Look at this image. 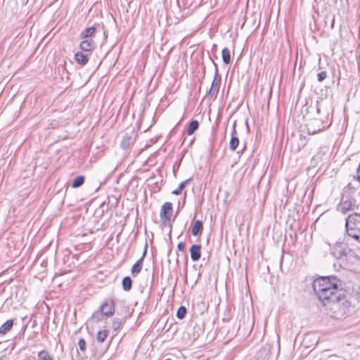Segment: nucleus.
<instances>
[{
    "label": "nucleus",
    "mask_w": 360,
    "mask_h": 360,
    "mask_svg": "<svg viewBox=\"0 0 360 360\" xmlns=\"http://www.w3.org/2000/svg\"><path fill=\"white\" fill-rule=\"evenodd\" d=\"M236 123H234L233 128H232L231 138V140L229 142V148L233 151H234L237 148V147L239 144V139L236 136Z\"/></svg>",
    "instance_id": "11"
},
{
    "label": "nucleus",
    "mask_w": 360,
    "mask_h": 360,
    "mask_svg": "<svg viewBox=\"0 0 360 360\" xmlns=\"http://www.w3.org/2000/svg\"><path fill=\"white\" fill-rule=\"evenodd\" d=\"M199 127V122L197 120H193L189 123L187 134L188 135L193 134Z\"/></svg>",
    "instance_id": "19"
},
{
    "label": "nucleus",
    "mask_w": 360,
    "mask_h": 360,
    "mask_svg": "<svg viewBox=\"0 0 360 360\" xmlns=\"http://www.w3.org/2000/svg\"><path fill=\"white\" fill-rule=\"evenodd\" d=\"M217 75H218V70H217V68H216L214 78L212 82L211 86L209 90V95L211 97L217 96L218 91H219L220 80L218 81L217 79Z\"/></svg>",
    "instance_id": "8"
},
{
    "label": "nucleus",
    "mask_w": 360,
    "mask_h": 360,
    "mask_svg": "<svg viewBox=\"0 0 360 360\" xmlns=\"http://www.w3.org/2000/svg\"><path fill=\"white\" fill-rule=\"evenodd\" d=\"M133 143V140L131 136L126 134L123 136L120 146L123 149L128 148Z\"/></svg>",
    "instance_id": "16"
},
{
    "label": "nucleus",
    "mask_w": 360,
    "mask_h": 360,
    "mask_svg": "<svg viewBox=\"0 0 360 360\" xmlns=\"http://www.w3.org/2000/svg\"><path fill=\"white\" fill-rule=\"evenodd\" d=\"M203 229V224L200 220H197L194 222V224L191 229V233L194 236H199L202 233Z\"/></svg>",
    "instance_id": "12"
},
{
    "label": "nucleus",
    "mask_w": 360,
    "mask_h": 360,
    "mask_svg": "<svg viewBox=\"0 0 360 360\" xmlns=\"http://www.w3.org/2000/svg\"><path fill=\"white\" fill-rule=\"evenodd\" d=\"M82 39L84 40L86 42H88L89 44H90V45H93V46L95 47V43L93 41V39H91V37L86 38V39Z\"/></svg>",
    "instance_id": "31"
},
{
    "label": "nucleus",
    "mask_w": 360,
    "mask_h": 360,
    "mask_svg": "<svg viewBox=\"0 0 360 360\" xmlns=\"http://www.w3.org/2000/svg\"><path fill=\"white\" fill-rule=\"evenodd\" d=\"M341 281L335 276H326L316 278L313 282V289L320 301L324 305L334 304L340 313L349 311L350 302L345 298V291L340 288Z\"/></svg>",
    "instance_id": "1"
},
{
    "label": "nucleus",
    "mask_w": 360,
    "mask_h": 360,
    "mask_svg": "<svg viewBox=\"0 0 360 360\" xmlns=\"http://www.w3.org/2000/svg\"><path fill=\"white\" fill-rule=\"evenodd\" d=\"M186 313H187L186 308L184 306H181L176 311V316L178 319H182L186 316Z\"/></svg>",
    "instance_id": "24"
},
{
    "label": "nucleus",
    "mask_w": 360,
    "mask_h": 360,
    "mask_svg": "<svg viewBox=\"0 0 360 360\" xmlns=\"http://www.w3.org/2000/svg\"><path fill=\"white\" fill-rule=\"evenodd\" d=\"M121 325L122 320L120 319L116 318L113 319L112 326L114 330H118L120 328Z\"/></svg>",
    "instance_id": "25"
},
{
    "label": "nucleus",
    "mask_w": 360,
    "mask_h": 360,
    "mask_svg": "<svg viewBox=\"0 0 360 360\" xmlns=\"http://www.w3.org/2000/svg\"><path fill=\"white\" fill-rule=\"evenodd\" d=\"M271 346L266 344L260 348L252 360H274L271 354Z\"/></svg>",
    "instance_id": "3"
},
{
    "label": "nucleus",
    "mask_w": 360,
    "mask_h": 360,
    "mask_svg": "<svg viewBox=\"0 0 360 360\" xmlns=\"http://www.w3.org/2000/svg\"><path fill=\"white\" fill-rule=\"evenodd\" d=\"M96 28L94 26L87 27L81 32L79 37L81 39L91 37L94 32H96Z\"/></svg>",
    "instance_id": "15"
},
{
    "label": "nucleus",
    "mask_w": 360,
    "mask_h": 360,
    "mask_svg": "<svg viewBox=\"0 0 360 360\" xmlns=\"http://www.w3.org/2000/svg\"><path fill=\"white\" fill-rule=\"evenodd\" d=\"M173 213L172 204L169 202H165L161 207L160 219L162 223L166 225L167 221H169Z\"/></svg>",
    "instance_id": "4"
},
{
    "label": "nucleus",
    "mask_w": 360,
    "mask_h": 360,
    "mask_svg": "<svg viewBox=\"0 0 360 360\" xmlns=\"http://www.w3.org/2000/svg\"><path fill=\"white\" fill-rule=\"evenodd\" d=\"M317 112H320V108L319 107H317Z\"/></svg>",
    "instance_id": "33"
},
{
    "label": "nucleus",
    "mask_w": 360,
    "mask_h": 360,
    "mask_svg": "<svg viewBox=\"0 0 360 360\" xmlns=\"http://www.w3.org/2000/svg\"><path fill=\"white\" fill-rule=\"evenodd\" d=\"M201 245H193L190 248L191 258L193 262H196L200 259L201 257Z\"/></svg>",
    "instance_id": "10"
},
{
    "label": "nucleus",
    "mask_w": 360,
    "mask_h": 360,
    "mask_svg": "<svg viewBox=\"0 0 360 360\" xmlns=\"http://www.w3.org/2000/svg\"><path fill=\"white\" fill-rule=\"evenodd\" d=\"M328 75L326 71H321L317 74V80L319 82H322L324 79H326Z\"/></svg>",
    "instance_id": "27"
},
{
    "label": "nucleus",
    "mask_w": 360,
    "mask_h": 360,
    "mask_svg": "<svg viewBox=\"0 0 360 360\" xmlns=\"http://www.w3.org/2000/svg\"><path fill=\"white\" fill-rule=\"evenodd\" d=\"M191 179L190 178V179H186V180H185V181H182V182L179 184V187H178V188H179L181 191H182V190H183V189L186 186V185H188V184L191 182Z\"/></svg>",
    "instance_id": "29"
},
{
    "label": "nucleus",
    "mask_w": 360,
    "mask_h": 360,
    "mask_svg": "<svg viewBox=\"0 0 360 360\" xmlns=\"http://www.w3.org/2000/svg\"><path fill=\"white\" fill-rule=\"evenodd\" d=\"M13 326V320L9 319L4 323L0 327V334L5 335L9 332Z\"/></svg>",
    "instance_id": "14"
},
{
    "label": "nucleus",
    "mask_w": 360,
    "mask_h": 360,
    "mask_svg": "<svg viewBox=\"0 0 360 360\" xmlns=\"http://www.w3.org/2000/svg\"><path fill=\"white\" fill-rule=\"evenodd\" d=\"M79 48L84 51H91L94 49L93 45L89 44L88 42L82 40L79 44Z\"/></svg>",
    "instance_id": "22"
},
{
    "label": "nucleus",
    "mask_w": 360,
    "mask_h": 360,
    "mask_svg": "<svg viewBox=\"0 0 360 360\" xmlns=\"http://www.w3.org/2000/svg\"><path fill=\"white\" fill-rule=\"evenodd\" d=\"M75 59L78 64L85 65L89 60V57L87 54L79 51L75 54Z\"/></svg>",
    "instance_id": "13"
},
{
    "label": "nucleus",
    "mask_w": 360,
    "mask_h": 360,
    "mask_svg": "<svg viewBox=\"0 0 360 360\" xmlns=\"http://www.w3.org/2000/svg\"><path fill=\"white\" fill-rule=\"evenodd\" d=\"M78 345H79V349L82 351V352H85L86 351V341L84 340V339L83 338H81L79 339V342H78Z\"/></svg>",
    "instance_id": "28"
},
{
    "label": "nucleus",
    "mask_w": 360,
    "mask_h": 360,
    "mask_svg": "<svg viewBox=\"0 0 360 360\" xmlns=\"http://www.w3.org/2000/svg\"><path fill=\"white\" fill-rule=\"evenodd\" d=\"M355 206L356 200L354 199L347 197L345 199L343 197L341 202L338 205V210L342 213H346L349 210H354Z\"/></svg>",
    "instance_id": "5"
},
{
    "label": "nucleus",
    "mask_w": 360,
    "mask_h": 360,
    "mask_svg": "<svg viewBox=\"0 0 360 360\" xmlns=\"http://www.w3.org/2000/svg\"><path fill=\"white\" fill-rule=\"evenodd\" d=\"M102 316L103 315L101 314V312L100 313L99 311H96L93 314L91 317V320L97 323L101 320Z\"/></svg>",
    "instance_id": "26"
},
{
    "label": "nucleus",
    "mask_w": 360,
    "mask_h": 360,
    "mask_svg": "<svg viewBox=\"0 0 360 360\" xmlns=\"http://www.w3.org/2000/svg\"><path fill=\"white\" fill-rule=\"evenodd\" d=\"M181 192H182V191H181L179 188H177L176 189L172 191V194L178 195H180L181 193Z\"/></svg>",
    "instance_id": "32"
},
{
    "label": "nucleus",
    "mask_w": 360,
    "mask_h": 360,
    "mask_svg": "<svg viewBox=\"0 0 360 360\" xmlns=\"http://www.w3.org/2000/svg\"><path fill=\"white\" fill-rule=\"evenodd\" d=\"M147 250H148V243L146 241L145 243L144 250H143L142 256L132 266L131 271V274L134 277L136 276L141 272L142 267H143V261L147 254Z\"/></svg>",
    "instance_id": "7"
},
{
    "label": "nucleus",
    "mask_w": 360,
    "mask_h": 360,
    "mask_svg": "<svg viewBox=\"0 0 360 360\" xmlns=\"http://www.w3.org/2000/svg\"><path fill=\"white\" fill-rule=\"evenodd\" d=\"M177 249L179 251H184L185 244L183 242H179L177 245Z\"/></svg>",
    "instance_id": "30"
},
{
    "label": "nucleus",
    "mask_w": 360,
    "mask_h": 360,
    "mask_svg": "<svg viewBox=\"0 0 360 360\" xmlns=\"http://www.w3.org/2000/svg\"><path fill=\"white\" fill-rule=\"evenodd\" d=\"M331 254L338 259H344L347 256L345 249L342 245H336L333 248Z\"/></svg>",
    "instance_id": "9"
},
{
    "label": "nucleus",
    "mask_w": 360,
    "mask_h": 360,
    "mask_svg": "<svg viewBox=\"0 0 360 360\" xmlns=\"http://www.w3.org/2000/svg\"><path fill=\"white\" fill-rule=\"evenodd\" d=\"M345 227L348 236L360 242V214H349L346 219Z\"/></svg>",
    "instance_id": "2"
},
{
    "label": "nucleus",
    "mask_w": 360,
    "mask_h": 360,
    "mask_svg": "<svg viewBox=\"0 0 360 360\" xmlns=\"http://www.w3.org/2000/svg\"><path fill=\"white\" fill-rule=\"evenodd\" d=\"M84 180H85V178H84V176H77L74 179V181H73V182L72 184V188L80 187L84 183Z\"/></svg>",
    "instance_id": "21"
},
{
    "label": "nucleus",
    "mask_w": 360,
    "mask_h": 360,
    "mask_svg": "<svg viewBox=\"0 0 360 360\" xmlns=\"http://www.w3.org/2000/svg\"><path fill=\"white\" fill-rule=\"evenodd\" d=\"M101 314L107 317L111 316L115 313V304L112 300H105L100 307Z\"/></svg>",
    "instance_id": "6"
},
{
    "label": "nucleus",
    "mask_w": 360,
    "mask_h": 360,
    "mask_svg": "<svg viewBox=\"0 0 360 360\" xmlns=\"http://www.w3.org/2000/svg\"><path fill=\"white\" fill-rule=\"evenodd\" d=\"M222 60L224 63L228 65L231 63V53L230 50L225 47L222 49Z\"/></svg>",
    "instance_id": "18"
},
{
    "label": "nucleus",
    "mask_w": 360,
    "mask_h": 360,
    "mask_svg": "<svg viewBox=\"0 0 360 360\" xmlns=\"http://www.w3.org/2000/svg\"><path fill=\"white\" fill-rule=\"evenodd\" d=\"M39 360H53L48 352L43 350L38 354Z\"/></svg>",
    "instance_id": "23"
},
{
    "label": "nucleus",
    "mask_w": 360,
    "mask_h": 360,
    "mask_svg": "<svg viewBox=\"0 0 360 360\" xmlns=\"http://www.w3.org/2000/svg\"><path fill=\"white\" fill-rule=\"evenodd\" d=\"M122 288L124 291H129L132 286V280L129 276H125L122 281Z\"/></svg>",
    "instance_id": "17"
},
{
    "label": "nucleus",
    "mask_w": 360,
    "mask_h": 360,
    "mask_svg": "<svg viewBox=\"0 0 360 360\" xmlns=\"http://www.w3.org/2000/svg\"><path fill=\"white\" fill-rule=\"evenodd\" d=\"M108 335V330H103L98 332L96 335V340L98 342H103Z\"/></svg>",
    "instance_id": "20"
}]
</instances>
